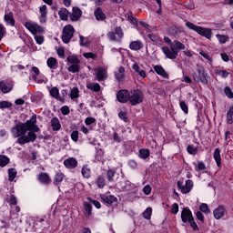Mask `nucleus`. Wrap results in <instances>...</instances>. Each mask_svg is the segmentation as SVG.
Listing matches in <instances>:
<instances>
[{
    "label": "nucleus",
    "instance_id": "obj_37",
    "mask_svg": "<svg viewBox=\"0 0 233 233\" xmlns=\"http://www.w3.org/2000/svg\"><path fill=\"white\" fill-rule=\"evenodd\" d=\"M67 64L71 65H79L81 64V60H79L78 56L73 55L67 56Z\"/></svg>",
    "mask_w": 233,
    "mask_h": 233
},
{
    "label": "nucleus",
    "instance_id": "obj_12",
    "mask_svg": "<svg viewBox=\"0 0 233 233\" xmlns=\"http://www.w3.org/2000/svg\"><path fill=\"white\" fill-rule=\"evenodd\" d=\"M29 32H31L32 35H34V39L35 41H36L37 45L40 46L45 43V36L42 35L43 34H45L44 30H31Z\"/></svg>",
    "mask_w": 233,
    "mask_h": 233
},
{
    "label": "nucleus",
    "instance_id": "obj_17",
    "mask_svg": "<svg viewBox=\"0 0 233 233\" xmlns=\"http://www.w3.org/2000/svg\"><path fill=\"white\" fill-rule=\"evenodd\" d=\"M225 212H226L225 206L219 205V207L215 208L213 211L215 219L220 220V218L225 217Z\"/></svg>",
    "mask_w": 233,
    "mask_h": 233
},
{
    "label": "nucleus",
    "instance_id": "obj_35",
    "mask_svg": "<svg viewBox=\"0 0 233 233\" xmlns=\"http://www.w3.org/2000/svg\"><path fill=\"white\" fill-rule=\"evenodd\" d=\"M64 178L65 175L62 172H57L56 175H55L54 177V185L59 186L63 182Z\"/></svg>",
    "mask_w": 233,
    "mask_h": 233
},
{
    "label": "nucleus",
    "instance_id": "obj_28",
    "mask_svg": "<svg viewBox=\"0 0 233 233\" xmlns=\"http://www.w3.org/2000/svg\"><path fill=\"white\" fill-rule=\"evenodd\" d=\"M19 38L22 39L24 45H25L26 46H30L33 45V38L30 35H25V33L20 34Z\"/></svg>",
    "mask_w": 233,
    "mask_h": 233
},
{
    "label": "nucleus",
    "instance_id": "obj_46",
    "mask_svg": "<svg viewBox=\"0 0 233 233\" xmlns=\"http://www.w3.org/2000/svg\"><path fill=\"white\" fill-rule=\"evenodd\" d=\"M8 164H10V158L5 155H0V167H5Z\"/></svg>",
    "mask_w": 233,
    "mask_h": 233
},
{
    "label": "nucleus",
    "instance_id": "obj_15",
    "mask_svg": "<svg viewBox=\"0 0 233 233\" xmlns=\"http://www.w3.org/2000/svg\"><path fill=\"white\" fill-rule=\"evenodd\" d=\"M81 15H83V11L77 6L73 7L72 13L69 15L71 21H79L81 19Z\"/></svg>",
    "mask_w": 233,
    "mask_h": 233
},
{
    "label": "nucleus",
    "instance_id": "obj_9",
    "mask_svg": "<svg viewBox=\"0 0 233 233\" xmlns=\"http://www.w3.org/2000/svg\"><path fill=\"white\" fill-rule=\"evenodd\" d=\"M124 37L123 30L110 31L107 33V38L113 42H120Z\"/></svg>",
    "mask_w": 233,
    "mask_h": 233
},
{
    "label": "nucleus",
    "instance_id": "obj_45",
    "mask_svg": "<svg viewBox=\"0 0 233 233\" xmlns=\"http://www.w3.org/2000/svg\"><path fill=\"white\" fill-rule=\"evenodd\" d=\"M81 69V66H79V64H72L70 66L67 67V71L69 73H79V70Z\"/></svg>",
    "mask_w": 233,
    "mask_h": 233
},
{
    "label": "nucleus",
    "instance_id": "obj_19",
    "mask_svg": "<svg viewBox=\"0 0 233 233\" xmlns=\"http://www.w3.org/2000/svg\"><path fill=\"white\" fill-rule=\"evenodd\" d=\"M49 96H51L52 97H54L55 99L62 103L65 101V98H63L59 95V89L56 86H54L53 88L49 89Z\"/></svg>",
    "mask_w": 233,
    "mask_h": 233
},
{
    "label": "nucleus",
    "instance_id": "obj_5",
    "mask_svg": "<svg viewBox=\"0 0 233 233\" xmlns=\"http://www.w3.org/2000/svg\"><path fill=\"white\" fill-rule=\"evenodd\" d=\"M131 96V91L127 89H121L118 92H116V101H118L119 104H127L129 100V97Z\"/></svg>",
    "mask_w": 233,
    "mask_h": 233
},
{
    "label": "nucleus",
    "instance_id": "obj_44",
    "mask_svg": "<svg viewBox=\"0 0 233 233\" xmlns=\"http://www.w3.org/2000/svg\"><path fill=\"white\" fill-rule=\"evenodd\" d=\"M116 79L119 82L124 80L125 77V68L123 66L119 67L118 73H116Z\"/></svg>",
    "mask_w": 233,
    "mask_h": 233
},
{
    "label": "nucleus",
    "instance_id": "obj_29",
    "mask_svg": "<svg viewBox=\"0 0 233 233\" xmlns=\"http://www.w3.org/2000/svg\"><path fill=\"white\" fill-rule=\"evenodd\" d=\"M86 88L91 90V92L98 93L101 91V86L98 83H89L86 85Z\"/></svg>",
    "mask_w": 233,
    "mask_h": 233
},
{
    "label": "nucleus",
    "instance_id": "obj_4",
    "mask_svg": "<svg viewBox=\"0 0 233 233\" xmlns=\"http://www.w3.org/2000/svg\"><path fill=\"white\" fill-rule=\"evenodd\" d=\"M144 101V93L140 89L131 90V95L129 96V104L132 106H138L143 104Z\"/></svg>",
    "mask_w": 233,
    "mask_h": 233
},
{
    "label": "nucleus",
    "instance_id": "obj_39",
    "mask_svg": "<svg viewBox=\"0 0 233 233\" xmlns=\"http://www.w3.org/2000/svg\"><path fill=\"white\" fill-rule=\"evenodd\" d=\"M227 124L233 125V105L227 111Z\"/></svg>",
    "mask_w": 233,
    "mask_h": 233
},
{
    "label": "nucleus",
    "instance_id": "obj_51",
    "mask_svg": "<svg viewBox=\"0 0 233 233\" xmlns=\"http://www.w3.org/2000/svg\"><path fill=\"white\" fill-rule=\"evenodd\" d=\"M118 117L121 121H124V123L129 122V118H127V111H119Z\"/></svg>",
    "mask_w": 233,
    "mask_h": 233
},
{
    "label": "nucleus",
    "instance_id": "obj_63",
    "mask_svg": "<svg viewBox=\"0 0 233 233\" xmlns=\"http://www.w3.org/2000/svg\"><path fill=\"white\" fill-rule=\"evenodd\" d=\"M217 75L222 77L223 79H226L228 77L229 73L226 70H219L217 72Z\"/></svg>",
    "mask_w": 233,
    "mask_h": 233
},
{
    "label": "nucleus",
    "instance_id": "obj_64",
    "mask_svg": "<svg viewBox=\"0 0 233 233\" xmlns=\"http://www.w3.org/2000/svg\"><path fill=\"white\" fill-rule=\"evenodd\" d=\"M60 112H62L63 116H67L70 114V108L67 106H63L60 107Z\"/></svg>",
    "mask_w": 233,
    "mask_h": 233
},
{
    "label": "nucleus",
    "instance_id": "obj_47",
    "mask_svg": "<svg viewBox=\"0 0 233 233\" xmlns=\"http://www.w3.org/2000/svg\"><path fill=\"white\" fill-rule=\"evenodd\" d=\"M5 21L7 25H11V26H14L15 24V20H14V15L12 13L5 15Z\"/></svg>",
    "mask_w": 233,
    "mask_h": 233
},
{
    "label": "nucleus",
    "instance_id": "obj_26",
    "mask_svg": "<svg viewBox=\"0 0 233 233\" xmlns=\"http://www.w3.org/2000/svg\"><path fill=\"white\" fill-rule=\"evenodd\" d=\"M153 70H155L156 74H157L161 77L168 79V74L166 72L162 66H153Z\"/></svg>",
    "mask_w": 233,
    "mask_h": 233
},
{
    "label": "nucleus",
    "instance_id": "obj_61",
    "mask_svg": "<svg viewBox=\"0 0 233 233\" xmlns=\"http://www.w3.org/2000/svg\"><path fill=\"white\" fill-rule=\"evenodd\" d=\"M95 123H96V118H94L93 116H87L85 118V125L86 127H89Z\"/></svg>",
    "mask_w": 233,
    "mask_h": 233
},
{
    "label": "nucleus",
    "instance_id": "obj_34",
    "mask_svg": "<svg viewBox=\"0 0 233 233\" xmlns=\"http://www.w3.org/2000/svg\"><path fill=\"white\" fill-rule=\"evenodd\" d=\"M133 70H135V73H137L142 79L147 77V73L145 70L140 69V66L137 64H135L132 66Z\"/></svg>",
    "mask_w": 233,
    "mask_h": 233
},
{
    "label": "nucleus",
    "instance_id": "obj_30",
    "mask_svg": "<svg viewBox=\"0 0 233 233\" xmlns=\"http://www.w3.org/2000/svg\"><path fill=\"white\" fill-rule=\"evenodd\" d=\"M213 156H214L215 162H217L218 167H222V158L220 157L219 147L215 148Z\"/></svg>",
    "mask_w": 233,
    "mask_h": 233
},
{
    "label": "nucleus",
    "instance_id": "obj_54",
    "mask_svg": "<svg viewBox=\"0 0 233 233\" xmlns=\"http://www.w3.org/2000/svg\"><path fill=\"white\" fill-rule=\"evenodd\" d=\"M178 106L181 108V111H183L184 114L187 115L188 114V106L184 102L183 100H180L178 103Z\"/></svg>",
    "mask_w": 233,
    "mask_h": 233
},
{
    "label": "nucleus",
    "instance_id": "obj_53",
    "mask_svg": "<svg viewBox=\"0 0 233 233\" xmlns=\"http://www.w3.org/2000/svg\"><path fill=\"white\" fill-rule=\"evenodd\" d=\"M224 95H226L228 99H233V90L230 88V86L224 87Z\"/></svg>",
    "mask_w": 233,
    "mask_h": 233
},
{
    "label": "nucleus",
    "instance_id": "obj_13",
    "mask_svg": "<svg viewBox=\"0 0 233 233\" xmlns=\"http://www.w3.org/2000/svg\"><path fill=\"white\" fill-rule=\"evenodd\" d=\"M37 181L45 186H49L52 182L50 176L46 172H40L37 176Z\"/></svg>",
    "mask_w": 233,
    "mask_h": 233
},
{
    "label": "nucleus",
    "instance_id": "obj_56",
    "mask_svg": "<svg viewBox=\"0 0 233 233\" xmlns=\"http://www.w3.org/2000/svg\"><path fill=\"white\" fill-rule=\"evenodd\" d=\"M12 107V103L8 101H0V109H9Z\"/></svg>",
    "mask_w": 233,
    "mask_h": 233
},
{
    "label": "nucleus",
    "instance_id": "obj_58",
    "mask_svg": "<svg viewBox=\"0 0 233 233\" xmlns=\"http://www.w3.org/2000/svg\"><path fill=\"white\" fill-rule=\"evenodd\" d=\"M83 57H85L86 59L96 60L97 58V56L96 54H94L93 52H87V53L83 54Z\"/></svg>",
    "mask_w": 233,
    "mask_h": 233
},
{
    "label": "nucleus",
    "instance_id": "obj_24",
    "mask_svg": "<svg viewBox=\"0 0 233 233\" xmlns=\"http://www.w3.org/2000/svg\"><path fill=\"white\" fill-rule=\"evenodd\" d=\"M94 15L96 21H105L106 19V15L103 13V9H101V7L95 9Z\"/></svg>",
    "mask_w": 233,
    "mask_h": 233
},
{
    "label": "nucleus",
    "instance_id": "obj_18",
    "mask_svg": "<svg viewBox=\"0 0 233 233\" xmlns=\"http://www.w3.org/2000/svg\"><path fill=\"white\" fill-rule=\"evenodd\" d=\"M144 48L143 42L141 40H133L129 44V49L135 52L140 51Z\"/></svg>",
    "mask_w": 233,
    "mask_h": 233
},
{
    "label": "nucleus",
    "instance_id": "obj_32",
    "mask_svg": "<svg viewBox=\"0 0 233 233\" xmlns=\"http://www.w3.org/2000/svg\"><path fill=\"white\" fill-rule=\"evenodd\" d=\"M107 78L106 71L104 68H99L98 71H96V79L101 82Z\"/></svg>",
    "mask_w": 233,
    "mask_h": 233
},
{
    "label": "nucleus",
    "instance_id": "obj_43",
    "mask_svg": "<svg viewBox=\"0 0 233 233\" xmlns=\"http://www.w3.org/2000/svg\"><path fill=\"white\" fill-rule=\"evenodd\" d=\"M16 176H17V171H16L15 168H9L8 169V180H9V182H14Z\"/></svg>",
    "mask_w": 233,
    "mask_h": 233
},
{
    "label": "nucleus",
    "instance_id": "obj_16",
    "mask_svg": "<svg viewBox=\"0 0 233 233\" xmlns=\"http://www.w3.org/2000/svg\"><path fill=\"white\" fill-rule=\"evenodd\" d=\"M74 32H76V31L75 30H63L62 31V41H63V43H65L66 45L70 43L71 39L74 36Z\"/></svg>",
    "mask_w": 233,
    "mask_h": 233
},
{
    "label": "nucleus",
    "instance_id": "obj_36",
    "mask_svg": "<svg viewBox=\"0 0 233 233\" xmlns=\"http://www.w3.org/2000/svg\"><path fill=\"white\" fill-rule=\"evenodd\" d=\"M150 156V150L147 148H141L138 150V157L141 159H147Z\"/></svg>",
    "mask_w": 233,
    "mask_h": 233
},
{
    "label": "nucleus",
    "instance_id": "obj_62",
    "mask_svg": "<svg viewBox=\"0 0 233 233\" xmlns=\"http://www.w3.org/2000/svg\"><path fill=\"white\" fill-rule=\"evenodd\" d=\"M198 55H200L201 56L204 57V59H206L207 61H212L211 56L208 55V52L204 51V50H200V52H198Z\"/></svg>",
    "mask_w": 233,
    "mask_h": 233
},
{
    "label": "nucleus",
    "instance_id": "obj_40",
    "mask_svg": "<svg viewBox=\"0 0 233 233\" xmlns=\"http://www.w3.org/2000/svg\"><path fill=\"white\" fill-rule=\"evenodd\" d=\"M25 28H27V30H41V27L39 26V25L33 22H26L25 24Z\"/></svg>",
    "mask_w": 233,
    "mask_h": 233
},
{
    "label": "nucleus",
    "instance_id": "obj_3",
    "mask_svg": "<svg viewBox=\"0 0 233 233\" xmlns=\"http://www.w3.org/2000/svg\"><path fill=\"white\" fill-rule=\"evenodd\" d=\"M180 218L183 224H189L193 231H199V227H198L197 222H195L194 215H192V211L188 207H186L181 210Z\"/></svg>",
    "mask_w": 233,
    "mask_h": 233
},
{
    "label": "nucleus",
    "instance_id": "obj_11",
    "mask_svg": "<svg viewBox=\"0 0 233 233\" xmlns=\"http://www.w3.org/2000/svg\"><path fill=\"white\" fill-rule=\"evenodd\" d=\"M37 120H36V115L34 114L31 116V119L26 120L25 123L19 122L16 124V126H19L25 129L31 128L36 127Z\"/></svg>",
    "mask_w": 233,
    "mask_h": 233
},
{
    "label": "nucleus",
    "instance_id": "obj_41",
    "mask_svg": "<svg viewBox=\"0 0 233 233\" xmlns=\"http://www.w3.org/2000/svg\"><path fill=\"white\" fill-rule=\"evenodd\" d=\"M199 212L204 213L206 215H208L211 213L210 208H208V205L207 203H201L200 206H198Z\"/></svg>",
    "mask_w": 233,
    "mask_h": 233
},
{
    "label": "nucleus",
    "instance_id": "obj_14",
    "mask_svg": "<svg viewBox=\"0 0 233 233\" xmlns=\"http://www.w3.org/2000/svg\"><path fill=\"white\" fill-rule=\"evenodd\" d=\"M63 165L67 169H74L76 167H78V161H76V158L70 157L68 158H66L65 161H63Z\"/></svg>",
    "mask_w": 233,
    "mask_h": 233
},
{
    "label": "nucleus",
    "instance_id": "obj_38",
    "mask_svg": "<svg viewBox=\"0 0 233 233\" xmlns=\"http://www.w3.org/2000/svg\"><path fill=\"white\" fill-rule=\"evenodd\" d=\"M198 35L201 36L206 37V39L210 40L212 36V31L211 30H197L196 31Z\"/></svg>",
    "mask_w": 233,
    "mask_h": 233
},
{
    "label": "nucleus",
    "instance_id": "obj_49",
    "mask_svg": "<svg viewBox=\"0 0 233 233\" xmlns=\"http://www.w3.org/2000/svg\"><path fill=\"white\" fill-rule=\"evenodd\" d=\"M198 151V147H195L192 145L187 146V153H188L190 156H197Z\"/></svg>",
    "mask_w": 233,
    "mask_h": 233
},
{
    "label": "nucleus",
    "instance_id": "obj_6",
    "mask_svg": "<svg viewBox=\"0 0 233 233\" xmlns=\"http://www.w3.org/2000/svg\"><path fill=\"white\" fill-rule=\"evenodd\" d=\"M11 134L14 138L19 139L20 137H27V135H25L27 134V129L23 127L15 125V127L11 128Z\"/></svg>",
    "mask_w": 233,
    "mask_h": 233
},
{
    "label": "nucleus",
    "instance_id": "obj_50",
    "mask_svg": "<svg viewBox=\"0 0 233 233\" xmlns=\"http://www.w3.org/2000/svg\"><path fill=\"white\" fill-rule=\"evenodd\" d=\"M79 97V89L78 87H73L70 92V98L71 99H77Z\"/></svg>",
    "mask_w": 233,
    "mask_h": 233
},
{
    "label": "nucleus",
    "instance_id": "obj_20",
    "mask_svg": "<svg viewBox=\"0 0 233 233\" xmlns=\"http://www.w3.org/2000/svg\"><path fill=\"white\" fill-rule=\"evenodd\" d=\"M14 89L12 85H8L5 80L0 81V91L3 94H9Z\"/></svg>",
    "mask_w": 233,
    "mask_h": 233
},
{
    "label": "nucleus",
    "instance_id": "obj_42",
    "mask_svg": "<svg viewBox=\"0 0 233 233\" xmlns=\"http://www.w3.org/2000/svg\"><path fill=\"white\" fill-rule=\"evenodd\" d=\"M216 36L218 41H219L220 45H225L226 43H228V39H230V37L228 35L218 34Z\"/></svg>",
    "mask_w": 233,
    "mask_h": 233
},
{
    "label": "nucleus",
    "instance_id": "obj_52",
    "mask_svg": "<svg viewBox=\"0 0 233 233\" xmlns=\"http://www.w3.org/2000/svg\"><path fill=\"white\" fill-rule=\"evenodd\" d=\"M150 216H152V208L148 207L144 210V213H142V217L147 220H150Z\"/></svg>",
    "mask_w": 233,
    "mask_h": 233
},
{
    "label": "nucleus",
    "instance_id": "obj_2",
    "mask_svg": "<svg viewBox=\"0 0 233 233\" xmlns=\"http://www.w3.org/2000/svg\"><path fill=\"white\" fill-rule=\"evenodd\" d=\"M26 137H21L20 138H17L16 144H19L20 146H25V144L34 143L36 141L37 136L35 133L40 131L39 127H31L29 128H26Z\"/></svg>",
    "mask_w": 233,
    "mask_h": 233
},
{
    "label": "nucleus",
    "instance_id": "obj_7",
    "mask_svg": "<svg viewBox=\"0 0 233 233\" xmlns=\"http://www.w3.org/2000/svg\"><path fill=\"white\" fill-rule=\"evenodd\" d=\"M177 188L181 190L183 194H189L194 187L192 180H186V184L183 186V181L178 180L177 183Z\"/></svg>",
    "mask_w": 233,
    "mask_h": 233
},
{
    "label": "nucleus",
    "instance_id": "obj_48",
    "mask_svg": "<svg viewBox=\"0 0 233 233\" xmlns=\"http://www.w3.org/2000/svg\"><path fill=\"white\" fill-rule=\"evenodd\" d=\"M58 15L60 19H62L63 21H66V19H68V10H66V8H62L58 12Z\"/></svg>",
    "mask_w": 233,
    "mask_h": 233
},
{
    "label": "nucleus",
    "instance_id": "obj_55",
    "mask_svg": "<svg viewBox=\"0 0 233 233\" xmlns=\"http://www.w3.org/2000/svg\"><path fill=\"white\" fill-rule=\"evenodd\" d=\"M186 25L187 26V28H189V30H207V28H203L198 25H195L194 24L187 22L186 24Z\"/></svg>",
    "mask_w": 233,
    "mask_h": 233
},
{
    "label": "nucleus",
    "instance_id": "obj_22",
    "mask_svg": "<svg viewBox=\"0 0 233 233\" xmlns=\"http://www.w3.org/2000/svg\"><path fill=\"white\" fill-rule=\"evenodd\" d=\"M130 185V181L129 180H125V181H119L118 183L116 184V189H118L119 192H123V191H129V189H127V186Z\"/></svg>",
    "mask_w": 233,
    "mask_h": 233
},
{
    "label": "nucleus",
    "instance_id": "obj_23",
    "mask_svg": "<svg viewBox=\"0 0 233 233\" xmlns=\"http://www.w3.org/2000/svg\"><path fill=\"white\" fill-rule=\"evenodd\" d=\"M116 174V168H109L106 170V179H107V182L109 183L115 182Z\"/></svg>",
    "mask_w": 233,
    "mask_h": 233
},
{
    "label": "nucleus",
    "instance_id": "obj_1",
    "mask_svg": "<svg viewBox=\"0 0 233 233\" xmlns=\"http://www.w3.org/2000/svg\"><path fill=\"white\" fill-rule=\"evenodd\" d=\"M185 49L186 46L179 40H174L170 45V48L168 46L161 47V51H163V54L166 56L167 59L170 60L177 59V56L179 55V52Z\"/></svg>",
    "mask_w": 233,
    "mask_h": 233
},
{
    "label": "nucleus",
    "instance_id": "obj_31",
    "mask_svg": "<svg viewBox=\"0 0 233 233\" xmlns=\"http://www.w3.org/2000/svg\"><path fill=\"white\" fill-rule=\"evenodd\" d=\"M83 208L85 209V216L86 218L92 217V209L93 207L90 203L83 202Z\"/></svg>",
    "mask_w": 233,
    "mask_h": 233
},
{
    "label": "nucleus",
    "instance_id": "obj_60",
    "mask_svg": "<svg viewBox=\"0 0 233 233\" xmlns=\"http://www.w3.org/2000/svg\"><path fill=\"white\" fill-rule=\"evenodd\" d=\"M147 39H149L153 43H157L159 40L158 35H154L152 33L147 34Z\"/></svg>",
    "mask_w": 233,
    "mask_h": 233
},
{
    "label": "nucleus",
    "instance_id": "obj_33",
    "mask_svg": "<svg viewBox=\"0 0 233 233\" xmlns=\"http://www.w3.org/2000/svg\"><path fill=\"white\" fill-rule=\"evenodd\" d=\"M47 66L49 69H56L58 67V61L56 58L49 57L47 59Z\"/></svg>",
    "mask_w": 233,
    "mask_h": 233
},
{
    "label": "nucleus",
    "instance_id": "obj_25",
    "mask_svg": "<svg viewBox=\"0 0 233 233\" xmlns=\"http://www.w3.org/2000/svg\"><path fill=\"white\" fill-rule=\"evenodd\" d=\"M51 127H53L54 132H58L61 130V122L57 116L51 118Z\"/></svg>",
    "mask_w": 233,
    "mask_h": 233
},
{
    "label": "nucleus",
    "instance_id": "obj_27",
    "mask_svg": "<svg viewBox=\"0 0 233 233\" xmlns=\"http://www.w3.org/2000/svg\"><path fill=\"white\" fill-rule=\"evenodd\" d=\"M96 187H98L99 189H104V187L106 186V180L105 179L104 175H99V176L96 177Z\"/></svg>",
    "mask_w": 233,
    "mask_h": 233
},
{
    "label": "nucleus",
    "instance_id": "obj_21",
    "mask_svg": "<svg viewBox=\"0 0 233 233\" xmlns=\"http://www.w3.org/2000/svg\"><path fill=\"white\" fill-rule=\"evenodd\" d=\"M80 173L82 174L83 178L89 179L92 177V169L88 165L83 166Z\"/></svg>",
    "mask_w": 233,
    "mask_h": 233
},
{
    "label": "nucleus",
    "instance_id": "obj_59",
    "mask_svg": "<svg viewBox=\"0 0 233 233\" xmlns=\"http://www.w3.org/2000/svg\"><path fill=\"white\" fill-rule=\"evenodd\" d=\"M88 202H90L91 204L94 205V207H96V209L101 208V203L96 199H92V198L88 197L87 198Z\"/></svg>",
    "mask_w": 233,
    "mask_h": 233
},
{
    "label": "nucleus",
    "instance_id": "obj_57",
    "mask_svg": "<svg viewBox=\"0 0 233 233\" xmlns=\"http://www.w3.org/2000/svg\"><path fill=\"white\" fill-rule=\"evenodd\" d=\"M179 213V205L177 203H173L170 208V214L177 215Z\"/></svg>",
    "mask_w": 233,
    "mask_h": 233
},
{
    "label": "nucleus",
    "instance_id": "obj_8",
    "mask_svg": "<svg viewBox=\"0 0 233 233\" xmlns=\"http://www.w3.org/2000/svg\"><path fill=\"white\" fill-rule=\"evenodd\" d=\"M198 82H200L201 85L203 86H208V78H210V76H208V75L206 73L205 68L203 67H198Z\"/></svg>",
    "mask_w": 233,
    "mask_h": 233
},
{
    "label": "nucleus",
    "instance_id": "obj_10",
    "mask_svg": "<svg viewBox=\"0 0 233 233\" xmlns=\"http://www.w3.org/2000/svg\"><path fill=\"white\" fill-rule=\"evenodd\" d=\"M101 201L107 207H112L114 203H117V197H115V195H106L102 194L101 195Z\"/></svg>",
    "mask_w": 233,
    "mask_h": 233
}]
</instances>
